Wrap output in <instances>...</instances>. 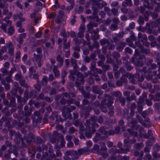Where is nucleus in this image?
Segmentation results:
<instances>
[{
  "instance_id": "1",
  "label": "nucleus",
  "mask_w": 160,
  "mask_h": 160,
  "mask_svg": "<svg viewBox=\"0 0 160 160\" xmlns=\"http://www.w3.org/2000/svg\"><path fill=\"white\" fill-rule=\"evenodd\" d=\"M4 21L5 22L3 23V24H2V28L3 31L7 33L9 35H10L12 34L14 32V28L11 26L8 29V31L7 32L6 29L7 26L6 24L7 23L8 25H10L11 24V21L8 20L7 18L5 19Z\"/></svg>"
},
{
  "instance_id": "2",
  "label": "nucleus",
  "mask_w": 160,
  "mask_h": 160,
  "mask_svg": "<svg viewBox=\"0 0 160 160\" xmlns=\"http://www.w3.org/2000/svg\"><path fill=\"white\" fill-rule=\"evenodd\" d=\"M7 46L9 48V49L8 50L9 53L10 54L12 53L14 51V48L12 46L11 42H9L7 44Z\"/></svg>"
},
{
  "instance_id": "3",
  "label": "nucleus",
  "mask_w": 160,
  "mask_h": 160,
  "mask_svg": "<svg viewBox=\"0 0 160 160\" xmlns=\"http://www.w3.org/2000/svg\"><path fill=\"white\" fill-rule=\"evenodd\" d=\"M57 60L60 62L61 65L62 64L63 61L62 57L61 56H58L57 57Z\"/></svg>"
},
{
  "instance_id": "4",
  "label": "nucleus",
  "mask_w": 160,
  "mask_h": 160,
  "mask_svg": "<svg viewBox=\"0 0 160 160\" xmlns=\"http://www.w3.org/2000/svg\"><path fill=\"white\" fill-rule=\"evenodd\" d=\"M20 52H18L17 53L16 55V62L20 60Z\"/></svg>"
},
{
  "instance_id": "5",
  "label": "nucleus",
  "mask_w": 160,
  "mask_h": 160,
  "mask_svg": "<svg viewBox=\"0 0 160 160\" xmlns=\"http://www.w3.org/2000/svg\"><path fill=\"white\" fill-rule=\"evenodd\" d=\"M34 57L35 58L36 60L38 62L40 61L42 58V56L41 55H37L36 54H34Z\"/></svg>"
},
{
  "instance_id": "6",
  "label": "nucleus",
  "mask_w": 160,
  "mask_h": 160,
  "mask_svg": "<svg viewBox=\"0 0 160 160\" xmlns=\"http://www.w3.org/2000/svg\"><path fill=\"white\" fill-rule=\"evenodd\" d=\"M111 29L113 31L117 29V26L115 24H112L111 26Z\"/></svg>"
},
{
  "instance_id": "7",
  "label": "nucleus",
  "mask_w": 160,
  "mask_h": 160,
  "mask_svg": "<svg viewBox=\"0 0 160 160\" xmlns=\"http://www.w3.org/2000/svg\"><path fill=\"white\" fill-rule=\"evenodd\" d=\"M53 72L55 74V75L56 77H58L59 76V73L58 71L56 69L53 70Z\"/></svg>"
},
{
  "instance_id": "8",
  "label": "nucleus",
  "mask_w": 160,
  "mask_h": 160,
  "mask_svg": "<svg viewBox=\"0 0 160 160\" xmlns=\"http://www.w3.org/2000/svg\"><path fill=\"white\" fill-rule=\"evenodd\" d=\"M84 31V29L83 28L82 29V31H80L78 34V36L79 37H82L83 36V32Z\"/></svg>"
},
{
  "instance_id": "9",
  "label": "nucleus",
  "mask_w": 160,
  "mask_h": 160,
  "mask_svg": "<svg viewBox=\"0 0 160 160\" xmlns=\"http://www.w3.org/2000/svg\"><path fill=\"white\" fill-rule=\"evenodd\" d=\"M73 56L76 58H78L79 57L78 53L77 52H74L73 54Z\"/></svg>"
},
{
  "instance_id": "10",
  "label": "nucleus",
  "mask_w": 160,
  "mask_h": 160,
  "mask_svg": "<svg viewBox=\"0 0 160 160\" xmlns=\"http://www.w3.org/2000/svg\"><path fill=\"white\" fill-rule=\"evenodd\" d=\"M55 13L53 12L50 14L48 17L50 18H53L55 16Z\"/></svg>"
},
{
  "instance_id": "11",
  "label": "nucleus",
  "mask_w": 160,
  "mask_h": 160,
  "mask_svg": "<svg viewBox=\"0 0 160 160\" xmlns=\"http://www.w3.org/2000/svg\"><path fill=\"white\" fill-rule=\"evenodd\" d=\"M70 47V43L68 42L67 44H64V49L65 48H68Z\"/></svg>"
},
{
  "instance_id": "12",
  "label": "nucleus",
  "mask_w": 160,
  "mask_h": 160,
  "mask_svg": "<svg viewBox=\"0 0 160 160\" xmlns=\"http://www.w3.org/2000/svg\"><path fill=\"white\" fill-rule=\"evenodd\" d=\"M135 24L133 22H132V23H130L129 25V27H130V28H134V27H135Z\"/></svg>"
},
{
  "instance_id": "13",
  "label": "nucleus",
  "mask_w": 160,
  "mask_h": 160,
  "mask_svg": "<svg viewBox=\"0 0 160 160\" xmlns=\"http://www.w3.org/2000/svg\"><path fill=\"white\" fill-rule=\"evenodd\" d=\"M1 51L3 53L6 52L7 51V49L6 47L5 46L2 47L1 49Z\"/></svg>"
},
{
  "instance_id": "14",
  "label": "nucleus",
  "mask_w": 160,
  "mask_h": 160,
  "mask_svg": "<svg viewBox=\"0 0 160 160\" xmlns=\"http://www.w3.org/2000/svg\"><path fill=\"white\" fill-rule=\"evenodd\" d=\"M21 68L22 69L23 72L25 73L26 72V68L25 66L24 65H21Z\"/></svg>"
},
{
  "instance_id": "15",
  "label": "nucleus",
  "mask_w": 160,
  "mask_h": 160,
  "mask_svg": "<svg viewBox=\"0 0 160 160\" xmlns=\"http://www.w3.org/2000/svg\"><path fill=\"white\" fill-rule=\"evenodd\" d=\"M67 145L68 147L71 148L73 146V143L72 142H70L67 144Z\"/></svg>"
},
{
  "instance_id": "16",
  "label": "nucleus",
  "mask_w": 160,
  "mask_h": 160,
  "mask_svg": "<svg viewBox=\"0 0 160 160\" xmlns=\"http://www.w3.org/2000/svg\"><path fill=\"white\" fill-rule=\"evenodd\" d=\"M112 11L113 13L115 15H117V13L118 12V11L117 10H116L114 9H112Z\"/></svg>"
},
{
  "instance_id": "17",
  "label": "nucleus",
  "mask_w": 160,
  "mask_h": 160,
  "mask_svg": "<svg viewBox=\"0 0 160 160\" xmlns=\"http://www.w3.org/2000/svg\"><path fill=\"white\" fill-rule=\"evenodd\" d=\"M65 30H62V31L61 32L60 34L61 36H63L64 37L65 36Z\"/></svg>"
},
{
  "instance_id": "18",
  "label": "nucleus",
  "mask_w": 160,
  "mask_h": 160,
  "mask_svg": "<svg viewBox=\"0 0 160 160\" xmlns=\"http://www.w3.org/2000/svg\"><path fill=\"white\" fill-rule=\"evenodd\" d=\"M125 50L128 53H131V50L128 48H126L125 49Z\"/></svg>"
},
{
  "instance_id": "19",
  "label": "nucleus",
  "mask_w": 160,
  "mask_h": 160,
  "mask_svg": "<svg viewBox=\"0 0 160 160\" xmlns=\"http://www.w3.org/2000/svg\"><path fill=\"white\" fill-rule=\"evenodd\" d=\"M69 55H70V52L69 50H68V51L66 52L65 56L67 58L68 57H69Z\"/></svg>"
},
{
  "instance_id": "20",
  "label": "nucleus",
  "mask_w": 160,
  "mask_h": 160,
  "mask_svg": "<svg viewBox=\"0 0 160 160\" xmlns=\"http://www.w3.org/2000/svg\"><path fill=\"white\" fill-rule=\"evenodd\" d=\"M17 26L18 27H20L22 26V24L21 22L18 21L17 23Z\"/></svg>"
},
{
  "instance_id": "21",
  "label": "nucleus",
  "mask_w": 160,
  "mask_h": 160,
  "mask_svg": "<svg viewBox=\"0 0 160 160\" xmlns=\"http://www.w3.org/2000/svg\"><path fill=\"white\" fill-rule=\"evenodd\" d=\"M18 31L20 32H22L24 31V29L22 28H20L18 29Z\"/></svg>"
},
{
  "instance_id": "22",
  "label": "nucleus",
  "mask_w": 160,
  "mask_h": 160,
  "mask_svg": "<svg viewBox=\"0 0 160 160\" xmlns=\"http://www.w3.org/2000/svg\"><path fill=\"white\" fill-rule=\"evenodd\" d=\"M5 43L4 39L2 38H0V43L4 44Z\"/></svg>"
},
{
  "instance_id": "23",
  "label": "nucleus",
  "mask_w": 160,
  "mask_h": 160,
  "mask_svg": "<svg viewBox=\"0 0 160 160\" xmlns=\"http://www.w3.org/2000/svg\"><path fill=\"white\" fill-rule=\"evenodd\" d=\"M107 145L109 147H111L112 146V143L111 142H107Z\"/></svg>"
},
{
  "instance_id": "24",
  "label": "nucleus",
  "mask_w": 160,
  "mask_h": 160,
  "mask_svg": "<svg viewBox=\"0 0 160 160\" xmlns=\"http://www.w3.org/2000/svg\"><path fill=\"white\" fill-rule=\"evenodd\" d=\"M42 3L40 2H37L36 3V5L37 6H39L40 7L42 6Z\"/></svg>"
},
{
  "instance_id": "25",
  "label": "nucleus",
  "mask_w": 160,
  "mask_h": 160,
  "mask_svg": "<svg viewBox=\"0 0 160 160\" xmlns=\"http://www.w3.org/2000/svg\"><path fill=\"white\" fill-rule=\"evenodd\" d=\"M27 55L26 54L24 55L22 58V60L23 61H25V60L27 58Z\"/></svg>"
},
{
  "instance_id": "26",
  "label": "nucleus",
  "mask_w": 160,
  "mask_h": 160,
  "mask_svg": "<svg viewBox=\"0 0 160 160\" xmlns=\"http://www.w3.org/2000/svg\"><path fill=\"white\" fill-rule=\"evenodd\" d=\"M85 61L87 62H89L90 61V58L88 57H85Z\"/></svg>"
},
{
  "instance_id": "27",
  "label": "nucleus",
  "mask_w": 160,
  "mask_h": 160,
  "mask_svg": "<svg viewBox=\"0 0 160 160\" xmlns=\"http://www.w3.org/2000/svg\"><path fill=\"white\" fill-rule=\"evenodd\" d=\"M87 144L88 146L90 147L92 145V142L91 141H89L87 142Z\"/></svg>"
},
{
  "instance_id": "28",
  "label": "nucleus",
  "mask_w": 160,
  "mask_h": 160,
  "mask_svg": "<svg viewBox=\"0 0 160 160\" xmlns=\"http://www.w3.org/2000/svg\"><path fill=\"white\" fill-rule=\"evenodd\" d=\"M118 4V3L117 2H114L111 5L112 6H115L117 5Z\"/></svg>"
},
{
  "instance_id": "29",
  "label": "nucleus",
  "mask_w": 160,
  "mask_h": 160,
  "mask_svg": "<svg viewBox=\"0 0 160 160\" xmlns=\"http://www.w3.org/2000/svg\"><path fill=\"white\" fill-rule=\"evenodd\" d=\"M41 35V33L40 32H38L35 34V36L36 37H39Z\"/></svg>"
},
{
  "instance_id": "30",
  "label": "nucleus",
  "mask_w": 160,
  "mask_h": 160,
  "mask_svg": "<svg viewBox=\"0 0 160 160\" xmlns=\"http://www.w3.org/2000/svg\"><path fill=\"white\" fill-rule=\"evenodd\" d=\"M9 65V64L8 62H6L4 64V66L5 67H8Z\"/></svg>"
},
{
  "instance_id": "31",
  "label": "nucleus",
  "mask_w": 160,
  "mask_h": 160,
  "mask_svg": "<svg viewBox=\"0 0 160 160\" xmlns=\"http://www.w3.org/2000/svg\"><path fill=\"white\" fill-rule=\"evenodd\" d=\"M26 34L25 33H24L21 34L20 35V37L21 38H25L26 36Z\"/></svg>"
},
{
  "instance_id": "32",
  "label": "nucleus",
  "mask_w": 160,
  "mask_h": 160,
  "mask_svg": "<svg viewBox=\"0 0 160 160\" xmlns=\"http://www.w3.org/2000/svg\"><path fill=\"white\" fill-rule=\"evenodd\" d=\"M17 6L20 9H22V6L21 4L19 3H17Z\"/></svg>"
},
{
  "instance_id": "33",
  "label": "nucleus",
  "mask_w": 160,
  "mask_h": 160,
  "mask_svg": "<svg viewBox=\"0 0 160 160\" xmlns=\"http://www.w3.org/2000/svg\"><path fill=\"white\" fill-rule=\"evenodd\" d=\"M35 13H32L31 14L30 17L31 18H34L35 17Z\"/></svg>"
},
{
  "instance_id": "34",
  "label": "nucleus",
  "mask_w": 160,
  "mask_h": 160,
  "mask_svg": "<svg viewBox=\"0 0 160 160\" xmlns=\"http://www.w3.org/2000/svg\"><path fill=\"white\" fill-rule=\"evenodd\" d=\"M33 78L35 79H37L38 77V75L37 74H34L33 76Z\"/></svg>"
},
{
  "instance_id": "35",
  "label": "nucleus",
  "mask_w": 160,
  "mask_h": 160,
  "mask_svg": "<svg viewBox=\"0 0 160 160\" xmlns=\"http://www.w3.org/2000/svg\"><path fill=\"white\" fill-rule=\"evenodd\" d=\"M125 16H122L121 17V19L122 20H123V21H124L125 20Z\"/></svg>"
},
{
  "instance_id": "36",
  "label": "nucleus",
  "mask_w": 160,
  "mask_h": 160,
  "mask_svg": "<svg viewBox=\"0 0 160 160\" xmlns=\"http://www.w3.org/2000/svg\"><path fill=\"white\" fill-rule=\"evenodd\" d=\"M42 50L40 48H38L37 49V52L38 54H39L41 52Z\"/></svg>"
},
{
  "instance_id": "37",
  "label": "nucleus",
  "mask_w": 160,
  "mask_h": 160,
  "mask_svg": "<svg viewBox=\"0 0 160 160\" xmlns=\"http://www.w3.org/2000/svg\"><path fill=\"white\" fill-rule=\"evenodd\" d=\"M71 36L72 37H73L75 36V33L74 32H72L71 33Z\"/></svg>"
},
{
  "instance_id": "38",
  "label": "nucleus",
  "mask_w": 160,
  "mask_h": 160,
  "mask_svg": "<svg viewBox=\"0 0 160 160\" xmlns=\"http://www.w3.org/2000/svg\"><path fill=\"white\" fill-rule=\"evenodd\" d=\"M43 79L45 81V82H47L48 80V78L47 77H44L43 78Z\"/></svg>"
},
{
  "instance_id": "39",
  "label": "nucleus",
  "mask_w": 160,
  "mask_h": 160,
  "mask_svg": "<svg viewBox=\"0 0 160 160\" xmlns=\"http://www.w3.org/2000/svg\"><path fill=\"white\" fill-rule=\"evenodd\" d=\"M62 42V41L61 39L59 38L58 39V43L59 45H60V43Z\"/></svg>"
},
{
  "instance_id": "40",
  "label": "nucleus",
  "mask_w": 160,
  "mask_h": 160,
  "mask_svg": "<svg viewBox=\"0 0 160 160\" xmlns=\"http://www.w3.org/2000/svg\"><path fill=\"white\" fill-rule=\"evenodd\" d=\"M2 72L3 73H5L7 72V70L6 69H2Z\"/></svg>"
},
{
  "instance_id": "41",
  "label": "nucleus",
  "mask_w": 160,
  "mask_h": 160,
  "mask_svg": "<svg viewBox=\"0 0 160 160\" xmlns=\"http://www.w3.org/2000/svg\"><path fill=\"white\" fill-rule=\"evenodd\" d=\"M52 8L54 10H55L56 9V7L55 5H53L52 7Z\"/></svg>"
},
{
  "instance_id": "42",
  "label": "nucleus",
  "mask_w": 160,
  "mask_h": 160,
  "mask_svg": "<svg viewBox=\"0 0 160 160\" xmlns=\"http://www.w3.org/2000/svg\"><path fill=\"white\" fill-rule=\"evenodd\" d=\"M78 140L77 139H75V143L76 144H78Z\"/></svg>"
},
{
  "instance_id": "43",
  "label": "nucleus",
  "mask_w": 160,
  "mask_h": 160,
  "mask_svg": "<svg viewBox=\"0 0 160 160\" xmlns=\"http://www.w3.org/2000/svg\"><path fill=\"white\" fill-rule=\"evenodd\" d=\"M53 76L52 75H49V79L51 80H52V79H53Z\"/></svg>"
},
{
  "instance_id": "44",
  "label": "nucleus",
  "mask_w": 160,
  "mask_h": 160,
  "mask_svg": "<svg viewBox=\"0 0 160 160\" xmlns=\"http://www.w3.org/2000/svg\"><path fill=\"white\" fill-rule=\"evenodd\" d=\"M66 63L67 65H68L69 64V62L68 60H66Z\"/></svg>"
},
{
  "instance_id": "45",
  "label": "nucleus",
  "mask_w": 160,
  "mask_h": 160,
  "mask_svg": "<svg viewBox=\"0 0 160 160\" xmlns=\"http://www.w3.org/2000/svg\"><path fill=\"white\" fill-rule=\"evenodd\" d=\"M128 144L127 141L126 140L124 141V145L127 146Z\"/></svg>"
},
{
  "instance_id": "46",
  "label": "nucleus",
  "mask_w": 160,
  "mask_h": 160,
  "mask_svg": "<svg viewBox=\"0 0 160 160\" xmlns=\"http://www.w3.org/2000/svg\"><path fill=\"white\" fill-rule=\"evenodd\" d=\"M70 130L72 131V132H73L74 131V128H70Z\"/></svg>"
},
{
  "instance_id": "47",
  "label": "nucleus",
  "mask_w": 160,
  "mask_h": 160,
  "mask_svg": "<svg viewBox=\"0 0 160 160\" xmlns=\"http://www.w3.org/2000/svg\"><path fill=\"white\" fill-rule=\"evenodd\" d=\"M136 93L138 95H139L140 93V91L139 90H138V91H136Z\"/></svg>"
},
{
  "instance_id": "48",
  "label": "nucleus",
  "mask_w": 160,
  "mask_h": 160,
  "mask_svg": "<svg viewBox=\"0 0 160 160\" xmlns=\"http://www.w3.org/2000/svg\"><path fill=\"white\" fill-rule=\"evenodd\" d=\"M75 22V21L74 20H72L71 22V23L72 24H73Z\"/></svg>"
},
{
  "instance_id": "49",
  "label": "nucleus",
  "mask_w": 160,
  "mask_h": 160,
  "mask_svg": "<svg viewBox=\"0 0 160 160\" xmlns=\"http://www.w3.org/2000/svg\"><path fill=\"white\" fill-rule=\"evenodd\" d=\"M147 104L148 105H151L152 103L150 102H147Z\"/></svg>"
},
{
  "instance_id": "50",
  "label": "nucleus",
  "mask_w": 160,
  "mask_h": 160,
  "mask_svg": "<svg viewBox=\"0 0 160 160\" xmlns=\"http://www.w3.org/2000/svg\"><path fill=\"white\" fill-rule=\"evenodd\" d=\"M25 7L26 8L28 6V3H25Z\"/></svg>"
},
{
  "instance_id": "51",
  "label": "nucleus",
  "mask_w": 160,
  "mask_h": 160,
  "mask_svg": "<svg viewBox=\"0 0 160 160\" xmlns=\"http://www.w3.org/2000/svg\"><path fill=\"white\" fill-rule=\"evenodd\" d=\"M18 18H16V16L15 15L14 17H13V19H14V20H15V19H17Z\"/></svg>"
},
{
  "instance_id": "52",
  "label": "nucleus",
  "mask_w": 160,
  "mask_h": 160,
  "mask_svg": "<svg viewBox=\"0 0 160 160\" xmlns=\"http://www.w3.org/2000/svg\"><path fill=\"white\" fill-rule=\"evenodd\" d=\"M33 69V68H29V70L30 71V72H32V69Z\"/></svg>"
},
{
  "instance_id": "53",
  "label": "nucleus",
  "mask_w": 160,
  "mask_h": 160,
  "mask_svg": "<svg viewBox=\"0 0 160 160\" xmlns=\"http://www.w3.org/2000/svg\"><path fill=\"white\" fill-rule=\"evenodd\" d=\"M11 16H12L11 13H10V12H9V14H8V18H9V17H11Z\"/></svg>"
},
{
  "instance_id": "54",
  "label": "nucleus",
  "mask_w": 160,
  "mask_h": 160,
  "mask_svg": "<svg viewBox=\"0 0 160 160\" xmlns=\"http://www.w3.org/2000/svg\"><path fill=\"white\" fill-rule=\"evenodd\" d=\"M8 11L7 10H4L3 11V13L4 14H5Z\"/></svg>"
},
{
  "instance_id": "55",
  "label": "nucleus",
  "mask_w": 160,
  "mask_h": 160,
  "mask_svg": "<svg viewBox=\"0 0 160 160\" xmlns=\"http://www.w3.org/2000/svg\"><path fill=\"white\" fill-rule=\"evenodd\" d=\"M2 149L3 150H4L6 148V147L5 146H3L2 147Z\"/></svg>"
},
{
  "instance_id": "56",
  "label": "nucleus",
  "mask_w": 160,
  "mask_h": 160,
  "mask_svg": "<svg viewBox=\"0 0 160 160\" xmlns=\"http://www.w3.org/2000/svg\"><path fill=\"white\" fill-rule=\"evenodd\" d=\"M125 157L126 158V160H128L129 159V157L128 156H125Z\"/></svg>"
},
{
  "instance_id": "57",
  "label": "nucleus",
  "mask_w": 160,
  "mask_h": 160,
  "mask_svg": "<svg viewBox=\"0 0 160 160\" xmlns=\"http://www.w3.org/2000/svg\"><path fill=\"white\" fill-rule=\"evenodd\" d=\"M119 123H120V124H122L123 123V121L122 120H121L120 121Z\"/></svg>"
},
{
  "instance_id": "58",
  "label": "nucleus",
  "mask_w": 160,
  "mask_h": 160,
  "mask_svg": "<svg viewBox=\"0 0 160 160\" xmlns=\"http://www.w3.org/2000/svg\"><path fill=\"white\" fill-rule=\"evenodd\" d=\"M118 147L120 148L121 146V143H119L118 145Z\"/></svg>"
},
{
  "instance_id": "59",
  "label": "nucleus",
  "mask_w": 160,
  "mask_h": 160,
  "mask_svg": "<svg viewBox=\"0 0 160 160\" xmlns=\"http://www.w3.org/2000/svg\"><path fill=\"white\" fill-rule=\"evenodd\" d=\"M8 82H9L11 81V79L10 78H9L7 80Z\"/></svg>"
},
{
  "instance_id": "60",
  "label": "nucleus",
  "mask_w": 160,
  "mask_h": 160,
  "mask_svg": "<svg viewBox=\"0 0 160 160\" xmlns=\"http://www.w3.org/2000/svg\"><path fill=\"white\" fill-rule=\"evenodd\" d=\"M51 62H52V63H53H53H54V62H55V61H54V60H51Z\"/></svg>"
},
{
  "instance_id": "61",
  "label": "nucleus",
  "mask_w": 160,
  "mask_h": 160,
  "mask_svg": "<svg viewBox=\"0 0 160 160\" xmlns=\"http://www.w3.org/2000/svg\"><path fill=\"white\" fill-rule=\"evenodd\" d=\"M48 32H49V30H46L45 31V32L46 33H48Z\"/></svg>"
},
{
  "instance_id": "62",
  "label": "nucleus",
  "mask_w": 160,
  "mask_h": 160,
  "mask_svg": "<svg viewBox=\"0 0 160 160\" xmlns=\"http://www.w3.org/2000/svg\"><path fill=\"white\" fill-rule=\"evenodd\" d=\"M22 40H20V43H22Z\"/></svg>"
},
{
  "instance_id": "63",
  "label": "nucleus",
  "mask_w": 160,
  "mask_h": 160,
  "mask_svg": "<svg viewBox=\"0 0 160 160\" xmlns=\"http://www.w3.org/2000/svg\"><path fill=\"white\" fill-rule=\"evenodd\" d=\"M138 1H135V3H138Z\"/></svg>"
},
{
  "instance_id": "64",
  "label": "nucleus",
  "mask_w": 160,
  "mask_h": 160,
  "mask_svg": "<svg viewBox=\"0 0 160 160\" xmlns=\"http://www.w3.org/2000/svg\"><path fill=\"white\" fill-rule=\"evenodd\" d=\"M38 65L39 67H40L41 66V64H40L38 63Z\"/></svg>"
}]
</instances>
